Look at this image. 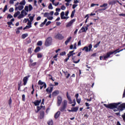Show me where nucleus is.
Here are the masks:
<instances>
[{"label":"nucleus","instance_id":"nucleus-1","mask_svg":"<svg viewBox=\"0 0 125 125\" xmlns=\"http://www.w3.org/2000/svg\"><path fill=\"white\" fill-rule=\"evenodd\" d=\"M120 104H121V103H111V104H104V107L111 110H113L114 109H116L117 107L119 106V105Z\"/></svg>","mask_w":125,"mask_h":125},{"label":"nucleus","instance_id":"nucleus-2","mask_svg":"<svg viewBox=\"0 0 125 125\" xmlns=\"http://www.w3.org/2000/svg\"><path fill=\"white\" fill-rule=\"evenodd\" d=\"M119 49H116V50H114L113 51L107 52L106 54V55L104 56V59L105 60V59H107L108 58H109L110 56L111 55H113V54L116 55V54H117L118 53H119V52H119Z\"/></svg>","mask_w":125,"mask_h":125},{"label":"nucleus","instance_id":"nucleus-3","mask_svg":"<svg viewBox=\"0 0 125 125\" xmlns=\"http://www.w3.org/2000/svg\"><path fill=\"white\" fill-rule=\"evenodd\" d=\"M66 108H67V101L64 100V102H63L62 105L60 107L59 110L61 112H63L66 111Z\"/></svg>","mask_w":125,"mask_h":125},{"label":"nucleus","instance_id":"nucleus-4","mask_svg":"<svg viewBox=\"0 0 125 125\" xmlns=\"http://www.w3.org/2000/svg\"><path fill=\"white\" fill-rule=\"evenodd\" d=\"M125 109V103H123L121 104H120L119 106H118V108L116 109H114L113 111L114 112H116L119 111H122Z\"/></svg>","mask_w":125,"mask_h":125},{"label":"nucleus","instance_id":"nucleus-5","mask_svg":"<svg viewBox=\"0 0 125 125\" xmlns=\"http://www.w3.org/2000/svg\"><path fill=\"white\" fill-rule=\"evenodd\" d=\"M38 85L40 86V90L42 89V88L45 89L47 88V84L44 82L42 81L41 80L39 81Z\"/></svg>","mask_w":125,"mask_h":125},{"label":"nucleus","instance_id":"nucleus-6","mask_svg":"<svg viewBox=\"0 0 125 125\" xmlns=\"http://www.w3.org/2000/svg\"><path fill=\"white\" fill-rule=\"evenodd\" d=\"M52 38L51 37H48L45 42V46H49L52 44Z\"/></svg>","mask_w":125,"mask_h":125},{"label":"nucleus","instance_id":"nucleus-7","mask_svg":"<svg viewBox=\"0 0 125 125\" xmlns=\"http://www.w3.org/2000/svg\"><path fill=\"white\" fill-rule=\"evenodd\" d=\"M92 45L91 44H89L88 47L84 46V48L82 49L83 51H85L86 52H90L92 51Z\"/></svg>","mask_w":125,"mask_h":125},{"label":"nucleus","instance_id":"nucleus-8","mask_svg":"<svg viewBox=\"0 0 125 125\" xmlns=\"http://www.w3.org/2000/svg\"><path fill=\"white\" fill-rule=\"evenodd\" d=\"M66 98L68 99V101L69 102V104H76V101H75V99H74L73 101H72L71 97L69 96L68 95V92H66Z\"/></svg>","mask_w":125,"mask_h":125},{"label":"nucleus","instance_id":"nucleus-9","mask_svg":"<svg viewBox=\"0 0 125 125\" xmlns=\"http://www.w3.org/2000/svg\"><path fill=\"white\" fill-rule=\"evenodd\" d=\"M30 77V75H27L26 77H24L23 79V85H26L27 83V82L29 80V78Z\"/></svg>","mask_w":125,"mask_h":125},{"label":"nucleus","instance_id":"nucleus-10","mask_svg":"<svg viewBox=\"0 0 125 125\" xmlns=\"http://www.w3.org/2000/svg\"><path fill=\"white\" fill-rule=\"evenodd\" d=\"M62 104V97L61 96L57 97V106H60V104Z\"/></svg>","mask_w":125,"mask_h":125},{"label":"nucleus","instance_id":"nucleus-11","mask_svg":"<svg viewBox=\"0 0 125 125\" xmlns=\"http://www.w3.org/2000/svg\"><path fill=\"white\" fill-rule=\"evenodd\" d=\"M107 6H108V4L107 3H104L103 5H100V7H101V8L104 7V8L99 9V10H98V11H104V10H105L107 9Z\"/></svg>","mask_w":125,"mask_h":125},{"label":"nucleus","instance_id":"nucleus-12","mask_svg":"<svg viewBox=\"0 0 125 125\" xmlns=\"http://www.w3.org/2000/svg\"><path fill=\"white\" fill-rule=\"evenodd\" d=\"M75 19H74L73 20L69 21V22L67 23V24L66 25V27L68 28L69 27L73 25V23L75 22Z\"/></svg>","mask_w":125,"mask_h":125},{"label":"nucleus","instance_id":"nucleus-13","mask_svg":"<svg viewBox=\"0 0 125 125\" xmlns=\"http://www.w3.org/2000/svg\"><path fill=\"white\" fill-rule=\"evenodd\" d=\"M55 39H58L59 40H62L64 39V36H63L62 34L58 33L55 36Z\"/></svg>","mask_w":125,"mask_h":125},{"label":"nucleus","instance_id":"nucleus-14","mask_svg":"<svg viewBox=\"0 0 125 125\" xmlns=\"http://www.w3.org/2000/svg\"><path fill=\"white\" fill-rule=\"evenodd\" d=\"M76 58H77V57L75 56H72V60H73V61H72V62H73V63H75V64L79 63L80 62V61H81V60L79 59H78V61H75V60H76Z\"/></svg>","mask_w":125,"mask_h":125},{"label":"nucleus","instance_id":"nucleus-15","mask_svg":"<svg viewBox=\"0 0 125 125\" xmlns=\"http://www.w3.org/2000/svg\"><path fill=\"white\" fill-rule=\"evenodd\" d=\"M117 2L119 3L120 5H122V3H120L119 0H112L110 2H109V5H114L115 4H116Z\"/></svg>","mask_w":125,"mask_h":125},{"label":"nucleus","instance_id":"nucleus-16","mask_svg":"<svg viewBox=\"0 0 125 125\" xmlns=\"http://www.w3.org/2000/svg\"><path fill=\"white\" fill-rule=\"evenodd\" d=\"M52 91H53V87H49L46 89V91L47 93L51 94L52 92Z\"/></svg>","mask_w":125,"mask_h":125},{"label":"nucleus","instance_id":"nucleus-17","mask_svg":"<svg viewBox=\"0 0 125 125\" xmlns=\"http://www.w3.org/2000/svg\"><path fill=\"white\" fill-rule=\"evenodd\" d=\"M34 104V105L38 106L40 105V104L42 103V100H40V101L36 100L35 102H32Z\"/></svg>","mask_w":125,"mask_h":125},{"label":"nucleus","instance_id":"nucleus-18","mask_svg":"<svg viewBox=\"0 0 125 125\" xmlns=\"http://www.w3.org/2000/svg\"><path fill=\"white\" fill-rule=\"evenodd\" d=\"M60 93L59 90H56L52 93V97H55L58 96Z\"/></svg>","mask_w":125,"mask_h":125},{"label":"nucleus","instance_id":"nucleus-19","mask_svg":"<svg viewBox=\"0 0 125 125\" xmlns=\"http://www.w3.org/2000/svg\"><path fill=\"white\" fill-rule=\"evenodd\" d=\"M40 119H42L44 118V112L43 111H41L40 112Z\"/></svg>","mask_w":125,"mask_h":125},{"label":"nucleus","instance_id":"nucleus-20","mask_svg":"<svg viewBox=\"0 0 125 125\" xmlns=\"http://www.w3.org/2000/svg\"><path fill=\"white\" fill-rule=\"evenodd\" d=\"M64 11H62L60 14V17H61L62 20H65L66 19V17H64Z\"/></svg>","mask_w":125,"mask_h":125},{"label":"nucleus","instance_id":"nucleus-21","mask_svg":"<svg viewBox=\"0 0 125 125\" xmlns=\"http://www.w3.org/2000/svg\"><path fill=\"white\" fill-rule=\"evenodd\" d=\"M74 51H71L69 52V53L67 54V58H70V57H73V53H74Z\"/></svg>","mask_w":125,"mask_h":125},{"label":"nucleus","instance_id":"nucleus-22","mask_svg":"<svg viewBox=\"0 0 125 125\" xmlns=\"http://www.w3.org/2000/svg\"><path fill=\"white\" fill-rule=\"evenodd\" d=\"M72 37H69L68 38H67L66 40V41L64 42V43H65V45H67V44L70 42V41L71 40Z\"/></svg>","mask_w":125,"mask_h":125},{"label":"nucleus","instance_id":"nucleus-23","mask_svg":"<svg viewBox=\"0 0 125 125\" xmlns=\"http://www.w3.org/2000/svg\"><path fill=\"white\" fill-rule=\"evenodd\" d=\"M60 115V111H57V113H55V119H58V118H59Z\"/></svg>","mask_w":125,"mask_h":125},{"label":"nucleus","instance_id":"nucleus-24","mask_svg":"<svg viewBox=\"0 0 125 125\" xmlns=\"http://www.w3.org/2000/svg\"><path fill=\"white\" fill-rule=\"evenodd\" d=\"M23 29V27L22 26H21V27H20L19 28H17V31H16V33H17V34H20V30H22Z\"/></svg>","mask_w":125,"mask_h":125},{"label":"nucleus","instance_id":"nucleus-25","mask_svg":"<svg viewBox=\"0 0 125 125\" xmlns=\"http://www.w3.org/2000/svg\"><path fill=\"white\" fill-rule=\"evenodd\" d=\"M47 19H45L44 21H43V22H42L41 24L40 25V27H42L43 26H44V25L45 24L46 22H47Z\"/></svg>","mask_w":125,"mask_h":125},{"label":"nucleus","instance_id":"nucleus-26","mask_svg":"<svg viewBox=\"0 0 125 125\" xmlns=\"http://www.w3.org/2000/svg\"><path fill=\"white\" fill-rule=\"evenodd\" d=\"M41 50V48L40 46H37L36 47L35 50H34V53H38Z\"/></svg>","mask_w":125,"mask_h":125},{"label":"nucleus","instance_id":"nucleus-27","mask_svg":"<svg viewBox=\"0 0 125 125\" xmlns=\"http://www.w3.org/2000/svg\"><path fill=\"white\" fill-rule=\"evenodd\" d=\"M24 8V6L23 5H19V6L16 7V10L17 9H19V11L22 10V9Z\"/></svg>","mask_w":125,"mask_h":125},{"label":"nucleus","instance_id":"nucleus-28","mask_svg":"<svg viewBox=\"0 0 125 125\" xmlns=\"http://www.w3.org/2000/svg\"><path fill=\"white\" fill-rule=\"evenodd\" d=\"M78 108H79L78 106H76V107H72V108H71V109H72V111H73V112H76L78 111Z\"/></svg>","mask_w":125,"mask_h":125},{"label":"nucleus","instance_id":"nucleus-29","mask_svg":"<svg viewBox=\"0 0 125 125\" xmlns=\"http://www.w3.org/2000/svg\"><path fill=\"white\" fill-rule=\"evenodd\" d=\"M21 81H19V83H18V90L20 91V88L21 87Z\"/></svg>","mask_w":125,"mask_h":125},{"label":"nucleus","instance_id":"nucleus-30","mask_svg":"<svg viewBox=\"0 0 125 125\" xmlns=\"http://www.w3.org/2000/svg\"><path fill=\"white\" fill-rule=\"evenodd\" d=\"M24 20H27L28 21V22H27V26H32V22L30 21H29V20L28 19H25Z\"/></svg>","mask_w":125,"mask_h":125},{"label":"nucleus","instance_id":"nucleus-31","mask_svg":"<svg viewBox=\"0 0 125 125\" xmlns=\"http://www.w3.org/2000/svg\"><path fill=\"white\" fill-rule=\"evenodd\" d=\"M75 9H74L73 11H72V13H71L70 18H73L75 15Z\"/></svg>","mask_w":125,"mask_h":125},{"label":"nucleus","instance_id":"nucleus-32","mask_svg":"<svg viewBox=\"0 0 125 125\" xmlns=\"http://www.w3.org/2000/svg\"><path fill=\"white\" fill-rule=\"evenodd\" d=\"M27 37H28V34L26 33V34H23L21 35V39H24L25 38H26Z\"/></svg>","mask_w":125,"mask_h":125},{"label":"nucleus","instance_id":"nucleus-33","mask_svg":"<svg viewBox=\"0 0 125 125\" xmlns=\"http://www.w3.org/2000/svg\"><path fill=\"white\" fill-rule=\"evenodd\" d=\"M37 110H35V113H39V112L40 111V110H41L42 108H41L40 106H37Z\"/></svg>","mask_w":125,"mask_h":125},{"label":"nucleus","instance_id":"nucleus-34","mask_svg":"<svg viewBox=\"0 0 125 125\" xmlns=\"http://www.w3.org/2000/svg\"><path fill=\"white\" fill-rule=\"evenodd\" d=\"M20 14V11H17V12H16L15 14L14 15V18H17V16H18Z\"/></svg>","mask_w":125,"mask_h":125},{"label":"nucleus","instance_id":"nucleus-35","mask_svg":"<svg viewBox=\"0 0 125 125\" xmlns=\"http://www.w3.org/2000/svg\"><path fill=\"white\" fill-rule=\"evenodd\" d=\"M49 15V13L48 12H45L44 14H43V17L47 18L48 17Z\"/></svg>","mask_w":125,"mask_h":125},{"label":"nucleus","instance_id":"nucleus-36","mask_svg":"<svg viewBox=\"0 0 125 125\" xmlns=\"http://www.w3.org/2000/svg\"><path fill=\"white\" fill-rule=\"evenodd\" d=\"M100 43H101V41H99V42H98V43H97L96 44H95V45H94V48H97L98 46H99V44H100Z\"/></svg>","mask_w":125,"mask_h":125},{"label":"nucleus","instance_id":"nucleus-37","mask_svg":"<svg viewBox=\"0 0 125 125\" xmlns=\"http://www.w3.org/2000/svg\"><path fill=\"white\" fill-rule=\"evenodd\" d=\"M48 9L51 10L53 9V7H52V4L51 3H50L49 6H48Z\"/></svg>","mask_w":125,"mask_h":125},{"label":"nucleus","instance_id":"nucleus-38","mask_svg":"<svg viewBox=\"0 0 125 125\" xmlns=\"http://www.w3.org/2000/svg\"><path fill=\"white\" fill-rule=\"evenodd\" d=\"M26 4V2L25 1V0H23L21 1V2H20L19 3V4L22 5H24Z\"/></svg>","mask_w":125,"mask_h":125},{"label":"nucleus","instance_id":"nucleus-39","mask_svg":"<svg viewBox=\"0 0 125 125\" xmlns=\"http://www.w3.org/2000/svg\"><path fill=\"white\" fill-rule=\"evenodd\" d=\"M37 64V62H34V63H30L29 64V67H32V66H34Z\"/></svg>","mask_w":125,"mask_h":125},{"label":"nucleus","instance_id":"nucleus-40","mask_svg":"<svg viewBox=\"0 0 125 125\" xmlns=\"http://www.w3.org/2000/svg\"><path fill=\"white\" fill-rule=\"evenodd\" d=\"M37 45L40 46L42 45V42L41 41H38V42H37Z\"/></svg>","mask_w":125,"mask_h":125},{"label":"nucleus","instance_id":"nucleus-41","mask_svg":"<svg viewBox=\"0 0 125 125\" xmlns=\"http://www.w3.org/2000/svg\"><path fill=\"white\" fill-rule=\"evenodd\" d=\"M48 125H53V121L52 120H50L48 121L47 122Z\"/></svg>","mask_w":125,"mask_h":125},{"label":"nucleus","instance_id":"nucleus-42","mask_svg":"<svg viewBox=\"0 0 125 125\" xmlns=\"http://www.w3.org/2000/svg\"><path fill=\"white\" fill-rule=\"evenodd\" d=\"M29 11H31L33 9V7H32V5L29 4L28 6Z\"/></svg>","mask_w":125,"mask_h":125},{"label":"nucleus","instance_id":"nucleus-43","mask_svg":"<svg viewBox=\"0 0 125 125\" xmlns=\"http://www.w3.org/2000/svg\"><path fill=\"white\" fill-rule=\"evenodd\" d=\"M24 11H26V12H29V9L28 8V6H25Z\"/></svg>","mask_w":125,"mask_h":125},{"label":"nucleus","instance_id":"nucleus-44","mask_svg":"<svg viewBox=\"0 0 125 125\" xmlns=\"http://www.w3.org/2000/svg\"><path fill=\"white\" fill-rule=\"evenodd\" d=\"M7 10V5H5L3 10V12L4 13Z\"/></svg>","mask_w":125,"mask_h":125},{"label":"nucleus","instance_id":"nucleus-45","mask_svg":"<svg viewBox=\"0 0 125 125\" xmlns=\"http://www.w3.org/2000/svg\"><path fill=\"white\" fill-rule=\"evenodd\" d=\"M34 18H35V15L33 16L29 17V19L30 20V21H33L34 20Z\"/></svg>","mask_w":125,"mask_h":125},{"label":"nucleus","instance_id":"nucleus-46","mask_svg":"<svg viewBox=\"0 0 125 125\" xmlns=\"http://www.w3.org/2000/svg\"><path fill=\"white\" fill-rule=\"evenodd\" d=\"M24 18V15L23 14H21L18 17V19H21Z\"/></svg>","mask_w":125,"mask_h":125},{"label":"nucleus","instance_id":"nucleus-47","mask_svg":"<svg viewBox=\"0 0 125 125\" xmlns=\"http://www.w3.org/2000/svg\"><path fill=\"white\" fill-rule=\"evenodd\" d=\"M30 28H32V26H26V27H25L24 28H23V30H26V29H29Z\"/></svg>","mask_w":125,"mask_h":125},{"label":"nucleus","instance_id":"nucleus-48","mask_svg":"<svg viewBox=\"0 0 125 125\" xmlns=\"http://www.w3.org/2000/svg\"><path fill=\"white\" fill-rule=\"evenodd\" d=\"M81 98H76V102L77 103H78V104H81Z\"/></svg>","mask_w":125,"mask_h":125},{"label":"nucleus","instance_id":"nucleus-49","mask_svg":"<svg viewBox=\"0 0 125 125\" xmlns=\"http://www.w3.org/2000/svg\"><path fill=\"white\" fill-rule=\"evenodd\" d=\"M7 24H8V26H11V25H14L13 22L12 21H8L7 22Z\"/></svg>","mask_w":125,"mask_h":125},{"label":"nucleus","instance_id":"nucleus-50","mask_svg":"<svg viewBox=\"0 0 125 125\" xmlns=\"http://www.w3.org/2000/svg\"><path fill=\"white\" fill-rule=\"evenodd\" d=\"M80 30H81L83 32H85L86 33V31H87L86 29H85V27H82L81 29H80Z\"/></svg>","mask_w":125,"mask_h":125},{"label":"nucleus","instance_id":"nucleus-51","mask_svg":"<svg viewBox=\"0 0 125 125\" xmlns=\"http://www.w3.org/2000/svg\"><path fill=\"white\" fill-rule=\"evenodd\" d=\"M12 18H13V16L10 14H8V16H7V19H11Z\"/></svg>","mask_w":125,"mask_h":125},{"label":"nucleus","instance_id":"nucleus-52","mask_svg":"<svg viewBox=\"0 0 125 125\" xmlns=\"http://www.w3.org/2000/svg\"><path fill=\"white\" fill-rule=\"evenodd\" d=\"M42 55L41 54H37V58H42Z\"/></svg>","mask_w":125,"mask_h":125},{"label":"nucleus","instance_id":"nucleus-53","mask_svg":"<svg viewBox=\"0 0 125 125\" xmlns=\"http://www.w3.org/2000/svg\"><path fill=\"white\" fill-rule=\"evenodd\" d=\"M21 14H24L25 15H27V13L26 12V11H25L24 10H22L21 12Z\"/></svg>","mask_w":125,"mask_h":125},{"label":"nucleus","instance_id":"nucleus-54","mask_svg":"<svg viewBox=\"0 0 125 125\" xmlns=\"http://www.w3.org/2000/svg\"><path fill=\"white\" fill-rule=\"evenodd\" d=\"M28 52L29 53L32 54V47L29 48V49H28Z\"/></svg>","mask_w":125,"mask_h":125},{"label":"nucleus","instance_id":"nucleus-55","mask_svg":"<svg viewBox=\"0 0 125 125\" xmlns=\"http://www.w3.org/2000/svg\"><path fill=\"white\" fill-rule=\"evenodd\" d=\"M8 11H9L10 13L13 12V11H14V8H10V9H9V10H8Z\"/></svg>","mask_w":125,"mask_h":125},{"label":"nucleus","instance_id":"nucleus-56","mask_svg":"<svg viewBox=\"0 0 125 125\" xmlns=\"http://www.w3.org/2000/svg\"><path fill=\"white\" fill-rule=\"evenodd\" d=\"M59 3H60L59 2H57V3H55V2H53L52 5H54L55 6H58V5H59Z\"/></svg>","mask_w":125,"mask_h":125},{"label":"nucleus","instance_id":"nucleus-57","mask_svg":"<svg viewBox=\"0 0 125 125\" xmlns=\"http://www.w3.org/2000/svg\"><path fill=\"white\" fill-rule=\"evenodd\" d=\"M77 6H78V4H74L73 5H72V9H75V8H76Z\"/></svg>","mask_w":125,"mask_h":125},{"label":"nucleus","instance_id":"nucleus-58","mask_svg":"<svg viewBox=\"0 0 125 125\" xmlns=\"http://www.w3.org/2000/svg\"><path fill=\"white\" fill-rule=\"evenodd\" d=\"M66 9V7L64 5H62L61 6V10H64Z\"/></svg>","mask_w":125,"mask_h":125},{"label":"nucleus","instance_id":"nucleus-59","mask_svg":"<svg viewBox=\"0 0 125 125\" xmlns=\"http://www.w3.org/2000/svg\"><path fill=\"white\" fill-rule=\"evenodd\" d=\"M47 19L49 20V21H52L53 19V17H47Z\"/></svg>","mask_w":125,"mask_h":125},{"label":"nucleus","instance_id":"nucleus-60","mask_svg":"<svg viewBox=\"0 0 125 125\" xmlns=\"http://www.w3.org/2000/svg\"><path fill=\"white\" fill-rule=\"evenodd\" d=\"M51 24V21H48L47 22L45 23V25L46 26H48Z\"/></svg>","mask_w":125,"mask_h":125},{"label":"nucleus","instance_id":"nucleus-61","mask_svg":"<svg viewBox=\"0 0 125 125\" xmlns=\"http://www.w3.org/2000/svg\"><path fill=\"white\" fill-rule=\"evenodd\" d=\"M121 117H122L123 120H124V121L125 122V113H124V114L122 115Z\"/></svg>","mask_w":125,"mask_h":125},{"label":"nucleus","instance_id":"nucleus-62","mask_svg":"<svg viewBox=\"0 0 125 125\" xmlns=\"http://www.w3.org/2000/svg\"><path fill=\"white\" fill-rule=\"evenodd\" d=\"M25 100V95L23 94V95H22V101L24 102Z\"/></svg>","mask_w":125,"mask_h":125},{"label":"nucleus","instance_id":"nucleus-63","mask_svg":"<svg viewBox=\"0 0 125 125\" xmlns=\"http://www.w3.org/2000/svg\"><path fill=\"white\" fill-rule=\"evenodd\" d=\"M66 55L65 52H62L61 53H60V55L61 56H64Z\"/></svg>","mask_w":125,"mask_h":125},{"label":"nucleus","instance_id":"nucleus-64","mask_svg":"<svg viewBox=\"0 0 125 125\" xmlns=\"http://www.w3.org/2000/svg\"><path fill=\"white\" fill-rule=\"evenodd\" d=\"M123 98H125V88L124 89V93L123 94Z\"/></svg>","mask_w":125,"mask_h":125}]
</instances>
